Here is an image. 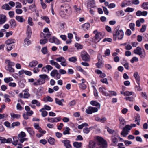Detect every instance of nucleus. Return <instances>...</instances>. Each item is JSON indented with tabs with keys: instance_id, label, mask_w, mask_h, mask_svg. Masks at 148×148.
Returning a JSON list of instances; mask_svg holds the SVG:
<instances>
[{
	"instance_id": "60",
	"label": "nucleus",
	"mask_w": 148,
	"mask_h": 148,
	"mask_svg": "<svg viewBox=\"0 0 148 148\" xmlns=\"http://www.w3.org/2000/svg\"><path fill=\"white\" fill-rule=\"evenodd\" d=\"M135 24L133 23H131L129 25V27L130 29L132 31H134L135 30L134 26Z\"/></svg>"
},
{
	"instance_id": "58",
	"label": "nucleus",
	"mask_w": 148,
	"mask_h": 148,
	"mask_svg": "<svg viewBox=\"0 0 148 148\" xmlns=\"http://www.w3.org/2000/svg\"><path fill=\"white\" fill-rule=\"evenodd\" d=\"M28 24L31 26H32L33 25V23L32 21V19L31 18L29 17L28 19Z\"/></svg>"
},
{
	"instance_id": "14",
	"label": "nucleus",
	"mask_w": 148,
	"mask_h": 148,
	"mask_svg": "<svg viewBox=\"0 0 148 148\" xmlns=\"http://www.w3.org/2000/svg\"><path fill=\"white\" fill-rule=\"evenodd\" d=\"M119 119L120 121L119 127L121 129H122L123 126L125 124L126 122L125 121L124 119L122 117H119Z\"/></svg>"
},
{
	"instance_id": "61",
	"label": "nucleus",
	"mask_w": 148,
	"mask_h": 148,
	"mask_svg": "<svg viewBox=\"0 0 148 148\" xmlns=\"http://www.w3.org/2000/svg\"><path fill=\"white\" fill-rule=\"evenodd\" d=\"M134 10V9L133 8L130 7H128L125 10V11L126 12H133Z\"/></svg>"
},
{
	"instance_id": "64",
	"label": "nucleus",
	"mask_w": 148,
	"mask_h": 148,
	"mask_svg": "<svg viewBox=\"0 0 148 148\" xmlns=\"http://www.w3.org/2000/svg\"><path fill=\"white\" fill-rule=\"evenodd\" d=\"M74 8L76 12L77 13L79 12V11L81 10V8H78L77 7L76 5H75L74 6Z\"/></svg>"
},
{
	"instance_id": "17",
	"label": "nucleus",
	"mask_w": 148,
	"mask_h": 148,
	"mask_svg": "<svg viewBox=\"0 0 148 148\" xmlns=\"http://www.w3.org/2000/svg\"><path fill=\"white\" fill-rule=\"evenodd\" d=\"M95 3L94 1L93 0H89L87 5L88 8H93L94 7Z\"/></svg>"
},
{
	"instance_id": "3",
	"label": "nucleus",
	"mask_w": 148,
	"mask_h": 148,
	"mask_svg": "<svg viewBox=\"0 0 148 148\" xmlns=\"http://www.w3.org/2000/svg\"><path fill=\"white\" fill-rule=\"evenodd\" d=\"M124 32L123 31L121 30L116 31L113 34V39L116 40L117 37L119 40L122 39L123 37Z\"/></svg>"
},
{
	"instance_id": "46",
	"label": "nucleus",
	"mask_w": 148,
	"mask_h": 148,
	"mask_svg": "<svg viewBox=\"0 0 148 148\" xmlns=\"http://www.w3.org/2000/svg\"><path fill=\"white\" fill-rule=\"evenodd\" d=\"M88 126V125L87 123H84L81 125H79L78 127V128L79 130L82 129L84 127H87Z\"/></svg>"
},
{
	"instance_id": "15",
	"label": "nucleus",
	"mask_w": 148,
	"mask_h": 148,
	"mask_svg": "<svg viewBox=\"0 0 148 148\" xmlns=\"http://www.w3.org/2000/svg\"><path fill=\"white\" fill-rule=\"evenodd\" d=\"M62 142L64 144V146L66 148H71V146L70 144V141L69 140H63Z\"/></svg>"
},
{
	"instance_id": "39",
	"label": "nucleus",
	"mask_w": 148,
	"mask_h": 148,
	"mask_svg": "<svg viewBox=\"0 0 148 148\" xmlns=\"http://www.w3.org/2000/svg\"><path fill=\"white\" fill-rule=\"evenodd\" d=\"M49 143L51 145H54L55 143V141L54 139L50 137L48 140Z\"/></svg>"
},
{
	"instance_id": "29",
	"label": "nucleus",
	"mask_w": 148,
	"mask_h": 148,
	"mask_svg": "<svg viewBox=\"0 0 148 148\" xmlns=\"http://www.w3.org/2000/svg\"><path fill=\"white\" fill-rule=\"evenodd\" d=\"M90 103L91 105L97 106L99 108H100V104L97 102L94 101H91L90 102Z\"/></svg>"
},
{
	"instance_id": "27",
	"label": "nucleus",
	"mask_w": 148,
	"mask_h": 148,
	"mask_svg": "<svg viewBox=\"0 0 148 148\" xmlns=\"http://www.w3.org/2000/svg\"><path fill=\"white\" fill-rule=\"evenodd\" d=\"M55 100L57 104L60 106H63V104L62 103V102L64 101V99H62L61 100H60L58 98H56Z\"/></svg>"
},
{
	"instance_id": "43",
	"label": "nucleus",
	"mask_w": 148,
	"mask_h": 148,
	"mask_svg": "<svg viewBox=\"0 0 148 148\" xmlns=\"http://www.w3.org/2000/svg\"><path fill=\"white\" fill-rule=\"evenodd\" d=\"M10 96L8 95L5 94L4 95V97L5 98V101L6 102H9L11 100L9 98Z\"/></svg>"
},
{
	"instance_id": "1",
	"label": "nucleus",
	"mask_w": 148,
	"mask_h": 148,
	"mask_svg": "<svg viewBox=\"0 0 148 148\" xmlns=\"http://www.w3.org/2000/svg\"><path fill=\"white\" fill-rule=\"evenodd\" d=\"M97 143L90 141L89 142V148H106L107 145L106 141L102 138L97 137Z\"/></svg>"
},
{
	"instance_id": "24",
	"label": "nucleus",
	"mask_w": 148,
	"mask_h": 148,
	"mask_svg": "<svg viewBox=\"0 0 148 148\" xmlns=\"http://www.w3.org/2000/svg\"><path fill=\"white\" fill-rule=\"evenodd\" d=\"M27 38H29L31 37L32 31L31 27L29 25L27 27Z\"/></svg>"
},
{
	"instance_id": "52",
	"label": "nucleus",
	"mask_w": 148,
	"mask_h": 148,
	"mask_svg": "<svg viewBox=\"0 0 148 148\" xmlns=\"http://www.w3.org/2000/svg\"><path fill=\"white\" fill-rule=\"evenodd\" d=\"M68 60L70 62H74L77 60V59L76 57H73L69 58Z\"/></svg>"
},
{
	"instance_id": "4",
	"label": "nucleus",
	"mask_w": 148,
	"mask_h": 148,
	"mask_svg": "<svg viewBox=\"0 0 148 148\" xmlns=\"http://www.w3.org/2000/svg\"><path fill=\"white\" fill-rule=\"evenodd\" d=\"M93 33L95 34L94 37V41L95 42H97L100 41L103 38L104 35V33L99 32L97 30L94 31Z\"/></svg>"
},
{
	"instance_id": "9",
	"label": "nucleus",
	"mask_w": 148,
	"mask_h": 148,
	"mask_svg": "<svg viewBox=\"0 0 148 148\" xmlns=\"http://www.w3.org/2000/svg\"><path fill=\"white\" fill-rule=\"evenodd\" d=\"M56 60L58 62H61V65L64 66H66L67 65L66 60L63 57L58 58L56 59Z\"/></svg>"
},
{
	"instance_id": "22",
	"label": "nucleus",
	"mask_w": 148,
	"mask_h": 148,
	"mask_svg": "<svg viewBox=\"0 0 148 148\" xmlns=\"http://www.w3.org/2000/svg\"><path fill=\"white\" fill-rule=\"evenodd\" d=\"M134 77L135 78L138 84L140 81V77L137 72H135L134 74Z\"/></svg>"
},
{
	"instance_id": "45",
	"label": "nucleus",
	"mask_w": 148,
	"mask_h": 148,
	"mask_svg": "<svg viewBox=\"0 0 148 148\" xmlns=\"http://www.w3.org/2000/svg\"><path fill=\"white\" fill-rule=\"evenodd\" d=\"M41 39L40 40V43L41 44H44L47 42V39L46 38H41Z\"/></svg>"
},
{
	"instance_id": "16",
	"label": "nucleus",
	"mask_w": 148,
	"mask_h": 148,
	"mask_svg": "<svg viewBox=\"0 0 148 148\" xmlns=\"http://www.w3.org/2000/svg\"><path fill=\"white\" fill-rule=\"evenodd\" d=\"M118 136V134L117 133H115V134H113L112 137V140L114 143L116 144L118 141V140L117 137Z\"/></svg>"
},
{
	"instance_id": "20",
	"label": "nucleus",
	"mask_w": 148,
	"mask_h": 148,
	"mask_svg": "<svg viewBox=\"0 0 148 148\" xmlns=\"http://www.w3.org/2000/svg\"><path fill=\"white\" fill-rule=\"evenodd\" d=\"M147 11L141 12L140 10L137 11L136 13V15L138 16H145L147 14Z\"/></svg>"
},
{
	"instance_id": "57",
	"label": "nucleus",
	"mask_w": 148,
	"mask_h": 148,
	"mask_svg": "<svg viewBox=\"0 0 148 148\" xmlns=\"http://www.w3.org/2000/svg\"><path fill=\"white\" fill-rule=\"evenodd\" d=\"M75 46L78 49H82L83 48V46L82 45L78 43L75 44Z\"/></svg>"
},
{
	"instance_id": "44",
	"label": "nucleus",
	"mask_w": 148,
	"mask_h": 148,
	"mask_svg": "<svg viewBox=\"0 0 148 148\" xmlns=\"http://www.w3.org/2000/svg\"><path fill=\"white\" fill-rule=\"evenodd\" d=\"M141 7L144 9H148V2L143 3Z\"/></svg>"
},
{
	"instance_id": "62",
	"label": "nucleus",
	"mask_w": 148,
	"mask_h": 148,
	"mask_svg": "<svg viewBox=\"0 0 148 148\" xmlns=\"http://www.w3.org/2000/svg\"><path fill=\"white\" fill-rule=\"evenodd\" d=\"M100 81L103 83L106 84H108L107 79L106 78L102 79L100 80Z\"/></svg>"
},
{
	"instance_id": "18",
	"label": "nucleus",
	"mask_w": 148,
	"mask_h": 148,
	"mask_svg": "<svg viewBox=\"0 0 148 148\" xmlns=\"http://www.w3.org/2000/svg\"><path fill=\"white\" fill-rule=\"evenodd\" d=\"M6 21V18L5 15H0V25L3 24Z\"/></svg>"
},
{
	"instance_id": "32",
	"label": "nucleus",
	"mask_w": 148,
	"mask_h": 148,
	"mask_svg": "<svg viewBox=\"0 0 148 148\" xmlns=\"http://www.w3.org/2000/svg\"><path fill=\"white\" fill-rule=\"evenodd\" d=\"M29 9L32 12H36V8L35 4H32L29 6Z\"/></svg>"
},
{
	"instance_id": "8",
	"label": "nucleus",
	"mask_w": 148,
	"mask_h": 148,
	"mask_svg": "<svg viewBox=\"0 0 148 148\" xmlns=\"http://www.w3.org/2000/svg\"><path fill=\"white\" fill-rule=\"evenodd\" d=\"M98 110L97 108L90 106L86 110V112L88 114H91L92 113L97 112Z\"/></svg>"
},
{
	"instance_id": "36",
	"label": "nucleus",
	"mask_w": 148,
	"mask_h": 148,
	"mask_svg": "<svg viewBox=\"0 0 148 148\" xmlns=\"http://www.w3.org/2000/svg\"><path fill=\"white\" fill-rule=\"evenodd\" d=\"M5 63L8 64V65L7 66H14V64L13 62H11L9 60H6L5 61Z\"/></svg>"
},
{
	"instance_id": "34",
	"label": "nucleus",
	"mask_w": 148,
	"mask_h": 148,
	"mask_svg": "<svg viewBox=\"0 0 148 148\" xmlns=\"http://www.w3.org/2000/svg\"><path fill=\"white\" fill-rule=\"evenodd\" d=\"M74 146L76 148H80L82 146V143L81 142H74L73 143Z\"/></svg>"
},
{
	"instance_id": "59",
	"label": "nucleus",
	"mask_w": 148,
	"mask_h": 148,
	"mask_svg": "<svg viewBox=\"0 0 148 148\" xmlns=\"http://www.w3.org/2000/svg\"><path fill=\"white\" fill-rule=\"evenodd\" d=\"M138 58L137 57H134L132 58V59L131 60L130 62L132 63H133L134 62L138 61Z\"/></svg>"
},
{
	"instance_id": "50",
	"label": "nucleus",
	"mask_w": 148,
	"mask_h": 148,
	"mask_svg": "<svg viewBox=\"0 0 148 148\" xmlns=\"http://www.w3.org/2000/svg\"><path fill=\"white\" fill-rule=\"evenodd\" d=\"M124 99L126 101L129 100L130 101H133L134 100V98L133 96L127 97H125Z\"/></svg>"
},
{
	"instance_id": "28",
	"label": "nucleus",
	"mask_w": 148,
	"mask_h": 148,
	"mask_svg": "<svg viewBox=\"0 0 148 148\" xmlns=\"http://www.w3.org/2000/svg\"><path fill=\"white\" fill-rule=\"evenodd\" d=\"M13 141L12 142V144L15 146H16L18 142V138L16 136H14L13 137Z\"/></svg>"
},
{
	"instance_id": "40",
	"label": "nucleus",
	"mask_w": 148,
	"mask_h": 148,
	"mask_svg": "<svg viewBox=\"0 0 148 148\" xmlns=\"http://www.w3.org/2000/svg\"><path fill=\"white\" fill-rule=\"evenodd\" d=\"M2 8L3 9L6 10H10L11 8V7H10L7 4H5L3 5L2 7Z\"/></svg>"
},
{
	"instance_id": "41",
	"label": "nucleus",
	"mask_w": 148,
	"mask_h": 148,
	"mask_svg": "<svg viewBox=\"0 0 148 148\" xmlns=\"http://www.w3.org/2000/svg\"><path fill=\"white\" fill-rule=\"evenodd\" d=\"M15 42V40L14 39H10L8 40L5 42L6 44H11Z\"/></svg>"
},
{
	"instance_id": "19",
	"label": "nucleus",
	"mask_w": 148,
	"mask_h": 148,
	"mask_svg": "<svg viewBox=\"0 0 148 148\" xmlns=\"http://www.w3.org/2000/svg\"><path fill=\"white\" fill-rule=\"evenodd\" d=\"M51 35L50 32L44 33L42 32L40 34V37L42 38H49Z\"/></svg>"
},
{
	"instance_id": "30",
	"label": "nucleus",
	"mask_w": 148,
	"mask_h": 148,
	"mask_svg": "<svg viewBox=\"0 0 148 148\" xmlns=\"http://www.w3.org/2000/svg\"><path fill=\"white\" fill-rule=\"evenodd\" d=\"M90 25L89 23H86L83 25L82 27L84 30H87L90 27Z\"/></svg>"
},
{
	"instance_id": "53",
	"label": "nucleus",
	"mask_w": 148,
	"mask_h": 148,
	"mask_svg": "<svg viewBox=\"0 0 148 148\" xmlns=\"http://www.w3.org/2000/svg\"><path fill=\"white\" fill-rule=\"evenodd\" d=\"M4 81L6 83H8L10 81L13 80V79L11 77H9L8 78H5L4 79Z\"/></svg>"
},
{
	"instance_id": "37",
	"label": "nucleus",
	"mask_w": 148,
	"mask_h": 148,
	"mask_svg": "<svg viewBox=\"0 0 148 148\" xmlns=\"http://www.w3.org/2000/svg\"><path fill=\"white\" fill-rule=\"evenodd\" d=\"M11 116L12 119H13L12 118H13V119L15 118L19 119L20 117L21 116L19 114H15L13 113H12L11 114Z\"/></svg>"
},
{
	"instance_id": "49",
	"label": "nucleus",
	"mask_w": 148,
	"mask_h": 148,
	"mask_svg": "<svg viewBox=\"0 0 148 148\" xmlns=\"http://www.w3.org/2000/svg\"><path fill=\"white\" fill-rule=\"evenodd\" d=\"M5 68L6 70L9 71L10 72H14V69L12 67V66H6Z\"/></svg>"
},
{
	"instance_id": "47",
	"label": "nucleus",
	"mask_w": 148,
	"mask_h": 148,
	"mask_svg": "<svg viewBox=\"0 0 148 148\" xmlns=\"http://www.w3.org/2000/svg\"><path fill=\"white\" fill-rule=\"evenodd\" d=\"M29 39L27 36L26 39L24 40L25 45L28 46L31 44V41L29 40Z\"/></svg>"
},
{
	"instance_id": "56",
	"label": "nucleus",
	"mask_w": 148,
	"mask_h": 148,
	"mask_svg": "<svg viewBox=\"0 0 148 148\" xmlns=\"http://www.w3.org/2000/svg\"><path fill=\"white\" fill-rule=\"evenodd\" d=\"M125 96H130L132 95L134 93L132 92H130L128 91H125Z\"/></svg>"
},
{
	"instance_id": "2",
	"label": "nucleus",
	"mask_w": 148,
	"mask_h": 148,
	"mask_svg": "<svg viewBox=\"0 0 148 148\" xmlns=\"http://www.w3.org/2000/svg\"><path fill=\"white\" fill-rule=\"evenodd\" d=\"M134 52L135 54L139 55L140 57L142 58H144L145 56V50L139 47H137L134 50Z\"/></svg>"
},
{
	"instance_id": "31",
	"label": "nucleus",
	"mask_w": 148,
	"mask_h": 148,
	"mask_svg": "<svg viewBox=\"0 0 148 148\" xmlns=\"http://www.w3.org/2000/svg\"><path fill=\"white\" fill-rule=\"evenodd\" d=\"M44 108H42V109L40 110V111L41 112V115L43 117H45L48 114L47 112L45 111L44 110Z\"/></svg>"
},
{
	"instance_id": "13",
	"label": "nucleus",
	"mask_w": 148,
	"mask_h": 148,
	"mask_svg": "<svg viewBox=\"0 0 148 148\" xmlns=\"http://www.w3.org/2000/svg\"><path fill=\"white\" fill-rule=\"evenodd\" d=\"M49 41L51 43H54L57 45H58L60 44L59 40L55 37L50 38L49 40Z\"/></svg>"
},
{
	"instance_id": "55",
	"label": "nucleus",
	"mask_w": 148,
	"mask_h": 148,
	"mask_svg": "<svg viewBox=\"0 0 148 148\" xmlns=\"http://www.w3.org/2000/svg\"><path fill=\"white\" fill-rule=\"evenodd\" d=\"M58 72V71L57 70H53L51 72L50 74L51 75L52 77H54L56 76Z\"/></svg>"
},
{
	"instance_id": "42",
	"label": "nucleus",
	"mask_w": 148,
	"mask_h": 148,
	"mask_svg": "<svg viewBox=\"0 0 148 148\" xmlns=\"http://www.w3.org/2000/svg\"><path fill=\"white\" fill-rule=\"evenodd\" d=\"M40 78H41L42 79L45 81V79H47L48 80V76L46 74L40 75L39 76Z\"/></svg>"
},
{
	"instance_id": "48",
	"label": "nucleus",
	"mask_w": 148,
	"mask_h": 148,
	"mask_svg": "<svg viewBox=\"0 0 148 148\" xmlns=\"http://www.w3.org/2000/svg\"><path fill=\"white\" fill-rule=\"evenodd\" d=\"M66 129L63 132V134L64 135L69 134H70V129L68 127H66Z\"/></svg>"
},
{
	"instance_id": "35",
	"label": "nucleus",
	"mask_w": 148,
	"mask_h": 148,
	"mask_svg": "<svg viewBox=\"0 0 148 148\" xmlns=\"http://www.w3.org/2000/svg\"><path fill=\"white\" fill-rule=\"evenodd\" d=\"M79 88L83 90H85L86 88V86L84 84V82H82V83L79 84Z\"/></svg>"
},
{
	"instance_id": "12",
	"label": "nucleus",
	"mask_w": 148,
	"mask_h": 148,
	"mask_svg": "<svg viewBox=\"0 0 148 148\" xmlns=\"http://www.w3.org/2000/svg\"><path fill=\"white\" fill-rule=\"evenodd\" d=\"M61 120V118L60 117L48 118L47 119L48 121L51 123L58 122Z\"/></svg>"
},
{
	"instance_id": "33",
	"label": "nucleus",
	"mask_w": 148,
	"mask_h": 148,
	"mask_svg": "<svg viewBox=\"0 0 148 148\" xmlns=\"http://www.w3.org/2000/svg\"><path fill=\"white\" fill-rule=\"evenodd\" d=\"M26 129L31 135L33 136L34 135V132L31 128L30 127H27L26 128Z\"/></svg>"
},
{
	"instance_id": "7",
	"label": "nucleus",
	"mask_w": 148,
	"mask_h": 148,
	"mask_svg": "<svg viewBox=\"0 0 148 148\" xmlns=\"http://www.w3.org/2000/svg\"><path fill=\"white\" fill-rule=\"evenodd\" d=\"M81 58L82 60L85 61H88L90 60V57L88 54L85 51L82 52Z\"/></svg>"
},
{
	"instance_id": "21",
	"label": "nucleus",
	"mask_w": 148,
	"mask_h": 148,
	"mask_svg": "<svg viewBox=\"0 0 148 148\" xmlns=\"http://www.w3.org/2000/svg\"><path fill=\"white\" fill-rule=\"evenodd\" d=\"M95 120L97 121L104 123L106 121V119L105 117L101 118L99 117H96L95 118Z\"/></svg>"
},
{
	"instance_id": "54",
	"label": "nucleus",
	"mask_w": 148,
	"mask_h": 148,
	"mask_svg": "<svg viewBox=\"0 0 148 148\" xmlns=\"http://www.w3.org/2000/svg\"><path fill=\"white\" fill-rule=\"evenodd\" d=\"M103 64V62H98L96 64V65L97 68H100L102 66Z\"/></svg>"
},
{
	"instance_id": "10",
	"label": "nucleus",
	"mask_w": 148,
	"mask_h": 148,
	"mask_svg": "<svg viewBox=\"0 0 148 148\" xmlns=\"http://www.w3.org/2000/svg\"><path fill=\"white\" fill-rule=\"evenodd\" d=\"M100 92L106 96H109V94L106 92V88L103 87H101L99 89Z\"/></svg>"
},
{
	"instance_id": "26",
	"label": "nucleus",
	"mask_w": 148,
	"mask_h": 148,
	"mask_svg": "<svg viewBox=\"0 0 148 148\" xmlns=\"http://www.w3.org/2000/svg\"><path fill=\"white\" fill-rule=\"evenodd\" d=\"M9 23L11 28H14L16 26V21L14 19L10 20Z\"/></svg>"
},
{
	"instance_id": "5",
	"label": "nucleus",
	"mask_w": 148,
	"mask_h": 148,
	"mask_svg": "<svg viewBox=\"0 0 148 148\" xmlns=\"http://www.w3.org/2000/svg\"><path fill=\"white\" fill-rule=\"evenodd\" d=\"M130 130L131 127H130V125H127L125 127L123 128L121 134L123 137H125L128 135V132Z\"/></svg>"
},
{
	"instance_id": "63",
	"label": "nucleus",
	"mask_w": 148,
	"mask_h": 148,
	"mask_svg": "<svg viewBox=\"0 0 148 148\" xmlns=\"http://www.w3.org/2000/svg\"><path fill=\"white\" fill-rule=\"evenodd\" d=\"M20 123L18 122H13L11 125L12 127H14L16 126H18L19 125Z\"/></svg>"
},
{
	"instance_id": "23",
	"label": "nucleus",
	"mask_w": 148,
	"mask_h": 148,
	"mask_svg": "<svg viewBox=\"0 0 148 148\" xmlns=\"http://www.w3.org/2000/svg\"><path fill=\"white\" fill-rule=\"evenodd\" d=\"M38 63L37 60H33L30 62L29 64V66L31 67H35Z\"/></svg>"
},
{
	"instance_id": "51",
	"label": "nucleus",
	"mask_w": 148,
	"mask_h": 148,
	"mask_svg": "<svg viewBox=\"0 0 148 148\" xmlns=\"http://www.w3.org/2000/svg\"><path fill=\"white\" fill-rule=\"evenodd\" d=\"M41 18L45 20L46 22L48 23H49L50 22V21L49 20V18L47 16H42L41 17Z\"/></svg>"
},
{
	"instance_id": "11",
	"label": "nucleus",
	"mask_w": 148,
	"mask_h": 148,
	"mask_svg": "<svg viewBox=\"0 0 148 148\" xmlns=\"http://www.w3.org/2000/svg\"><path fill=\"white\" fill-rule=\"evenodd\" d=\"M45 82V81L40 78L37 80V81L34 82L33 84L34 86L41 85L44 84Z\"/></svg>"
},
{
	"instance_id": "38",
	"label": "nucleus",
	"mask_w": 148,
	"mask_h": 148,
	"mask_svg": "<svg viewBox=\"0 0 148 148\" xmlns=\"http://www.w3.org/2000/svg\"><path fill=\"white\" fill-rule=\"evenodd\" d=\"M140 116L139 114H137L136 116L135 120V122L137 121V124L138 125H140Z\"/></svg>"
},
{
	"instance_id": "25",
	"label": "nucleus",
	"mask_w": 148,
	"mask_h": 148,
	"mask_svg": "<svg viewBox=\"0 0 148 148\" xmlns=\"http://www.w3.org/2000/svg\"><path fill=\"white\" fill-rule=\"evenodd\" d=\"M15 18L17 21L21 23H23L25 21V20L22 16H16Z\"/></svg>"
},
{
	"instance_id": "6",
	"label": "nucleus",
	"mask_w": 148,
	"mask_h": 148,
	"mask_svg": "<svg viewBox=\"0 0 148 148\" xmlns=\"http://www.w3.org/2000/svg\"><path fill=\"white\" fill-rule=\"evenodd\" d=\"M26 136L25 133L23 132H21L18 135V138L21 143H23L25 141H27V138H25Z\"/></svg>"
}]
</instances>
